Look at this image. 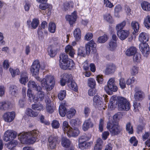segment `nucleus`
Masks as SVG:
<instances>
[{"mask_svg":"<svg viewBox=\"0 0 150 150\" xmlns=\"http://www.w3.org/2000/svg\"><path fill=\"white\" fill-rule=\"evenodd\" d=\"M59 50L56 47H48V52L49 54L51 57H54L56 54Z\"/></svg>","mask_w":150,"mask_h":150,"instance_id":"a878e982","label":"nucleus"},{"mask_svg":"<svg viewBox=\"0 0 150 150\" xmlns=\"http://www.w3.org/2000/svg\"><path fill=\"white\" fill-rule=\"evenodd\" d=\"M140 50L143 55L145 57H147L150 53L149 47H141Z\"/></svg>","mask_w":150,"mask_h":150,"instance_id":"f704fd0d","label":"nucleus"},{"mask_svg":"<svg viewBox=\"0 0 150 150\" xmlns=\"http://www.w3.org/2000/svg\"><path fill=\"white\" fill-rule=\"evenodd\" d=\"M65 62L63 63L60 62L59 65L62 69L65 70L67 69H70L71 68L73 67L74 65V64L72 60L70 59L67 60Z\"/></svg>","mask_w":150,"mask_h":150,"instance_id":"9b49d317","label":"nucleus"},{"mask_svg":"<svg viewBox=\"0 0 150 150\" xmlns=\"http://www.w3.org/2000/svg\"><path fill=\"white\" fill-rule=\"evenodd\" d=\"M9 71L13 77H14L16 75L19 74L20 73L18 69L14 70L10 68Z\"/></svg>","mask_w":150,"mask_h":150,"instance_id":"6e6d98bb","label":"nucleus"},{"mask_svg":"<svg viewBox=\"0 0 150 150\" xmlns=\"http://www.w3.org/2000/svg\"><path fill=\"white\" fill-rule=\"evenodd\" d=\"M71 127L68 125L67 122L65 121L63 122L62 128L64 131V133H66L67 132H68Z\"/></svg>","mask_w":150,"mask_h":150,"instance_id":"3c124183","label":"nucleus"},{"mask_svg":"<svg viewBox=\"0 0 150 150\" xmlns=\"http://www.w3.org/2000/svg\"><path fill=\"white\" fill-rule=\"evenodd\" d=\"M73 5V3L72 2H70L69 3L67 2H65L64 4V8L65 10H67L70 6L72 7Z\"/></svg>","mask_w":150,"mask_h":150,"instance_id":"680f3d73","label":"nucleus"},{"mask_svg":"<svg viewBox=\"0 0 150 150\" xmlns=\"http://www.w3.org/2000/svg\"><path fill=\"white\" fill-rule=\"evenodd\" d=\"M137 52V50L135 47H129L125 52L126 54L128 56L133 55Z\"/></svg>","mask_w":150,"mask_h":150,"instance_id":"c85d7f7f","label":"nucleus"},{"mask_svg":"<svg viewBox=\"0 0 150 150\" xmlns=\"http://www.w3.org/2000/svg\"><path fill=\"white\" fill-rule=\"evenodd\" d=\"M131 26L132 29L134 30L133 32V34L137 33L139 30V23L136 21H133L131 23Z\"/></svg>","mask_w":150,"mask_h":150,"instance_id":"bb28decb","label":"nucleus"},{"mask_svg":"<svg viewBox=\"0 0 150 150\" xmlns=\"http://www.w3.org/2000/svg\"><path fill=\"white\" fill-rule=\"evenodd\" d=\"M76 112V111L75 109H71L67 112V116L69 119H71L75 115Z\"/></svg>","mask_w":150,"mask_h":150,"instance_id":"c03bdc74","label":"nucleus"},{"mask_svg":"<svg viewBox=\"0 0 150 150\" xmlns=\"http://www.w3.org/2000/svg\"><path fill=\"white\" fill-rule=\"evenodd\" d=\"M96 92V90L95 88H91L89 90L88 94L90 96H93L95 95Z\"/></svg>","mask_w":150,"mask_h":150,"instance_id":"0e129e2a","label":"nucleus"},{"mask_svg":"<svg viewBox=\"0 0 150 150\" xmlns=\"http://www.w3.org/2000/svg\"><path fill=\"white\" fill-rule=\"evenodd\" d=\"M126 83L123 78H121L119 80V85L122 89H124L126 87Z\"/></svg>","mask_w":150,"mask_h":150,"instance_id":"13d9d810","label":"nucleus"},{"mask_svg":"<svg viewBox=\"0 0 150 150\" xmlns=\"http://www.w3.org/2000/svg\"><path fill=\"white\" fill-rule=\"evenodd\" d=\"M108 38L107 35L104 34L102 36L98 37V42L99 43H104L107 40Z\"/></svg>","mask_w":150,"mask_h":150,"instance_id":"79ce46f5","label":"nucleus"},{"mask_svg":"<svg viewBox=\"0 0 150 150\" xmlns=\"http://www.w3.org/2000/svg\"><path fill=\"white\" fill-rule=\"evenodd\" d=\"M90 136H88L86 135H84L81 136L79 138V143L86 142V141L89 140L91 138Z\"/></svg>","mask_w":150,"mask_h":150,"instance_id":"ea45409f","label":"nucleus"},{"mask_svg":"<svg viewBox=\"0 0 150 150\" xmlns=\"http://www.w3.org/2000/svg\"><path fill=\"white\" fill-rule=\"evenodd\" d=\"M91 52L90 47H79L78 50V55L85 57Z\"/></svg>","mask_w":150,"mask_h":150,"instance_id":"dca6fc26","label":"nucleus"},{"mask_svg":"<svg viewBox=\"0 0 150 150\" xmlns=\"http://www.w3.org/2000/svg\"><path fill=\"white\" fill-rule=\"evenodd\" d=\"M37 93L35 95L32 93L31 90L28 89L27 91V96L29 97V99L31 101L33 100L35 103L39 101H42L45 97V93L42 91V89L41 87H39L36 91Z\"/></svg>","mask_w":150,"mask_h":150,"instance_id":"20e7f679","label":"nucleus"},{"mask_svg":"<svg viewBox=\"0 0 150 150\" xmlns=\"http://www.w3.org/2000/svg\"><path fill=\"white\" fill-rule=\"evenodd\" d=\"M103 3L104 5L106 7L111 8L114 6L113 4L109 0H104Z\"/></svg>","mask_w":150,"mask_h":150,"instance_id":"5fc2aeb1","label":"nucleus"},{"mask_svg":"<svg viewBox=\"0 0 150 150\" xmlns=\"http://www.w3.org/2000/svg\"><path fill=\"white\" fill-rule=\"evenodd\" d=\"M15 116V113L14 112H8L4 114L3 118L5 121L11 122L14 120Z\"/></svg>","mask_w":150,"mask_h":150,"instance_id":"ddd939ff","label":"nucleus"},{"mask_svg":"<svg viewBox=\"0 0 150 150\" xmlns=\"http://www.w3.org/2000/svg\"><path fill=\"white\" fill-rule=\"evenodd\" d=\"M102 103L101 98L98 95L95 96L93 98V104L95 107L101 105Z\"/></svg>","mask_w":150,"mask_h":150,"instance_id":"4be33fe9","label":"nucleus"},{"mask_svg":"<svg viewBox=\"0 0 150 150\" xmlns=\"http://www.w3.org/2000/svg\"><path fill=\"white\" fill-rule=\"evenodd\" d=\"M68 86L72 90L74 91H76L77 90V86L76 83L73 80L70 81L67 83Z\"/></svg>","mask_w":150,"mask_h":150,"instance_id":"e433bc0d","label":"nucleus"},{"mask_svg":"<svg viewBox=\"0 0 150 150\" xmlns=\"http://www.w3.org/2000/svg\"><path fill=\"white\" fill-rule=\"evenodd\" d=\"M138 69V67L137 66H133L131 69V74L133 75H134L137 74Z\"/></svg>","mask_w":150,"mask_h":150,"instance_id":"052dcab7","label":"nucleus"},{"mask_svg":"<svg viewBox=\"0 0 150 150\" xmlns=\"http://www.w3.org/2000/svg\"><path fill=\"white\" fill-rule=\"evenodd\" d=\"M48 140L49 149L52 150L55 149L58 143V138L55 136H51L49 137Z\"/></svg>","mask_w":150,"mask_h":150,"instance_id":"9d476101","label":"nucleus"},{"mask_svg":"<svg viewBox=\"0 0 150 150\" xmlns=\"http://www.w3.org/2000/svg\"><path fill=\"white\" fill-rule=\"evenodd\" d=\"M116 69V66L114 64H107L106 66L105 73L107 75L113 74L115 71Z\"/></svg>","mask_w":150,"mask_h":150,"instance_id":"a211bd4d","label":"nucleus"},{"mask_svg":"<svg viewBox=\"0 0 150 150\" xmlns=\"http://www.w3.org/2000/svg\"><path fill=\"white\" fill-rule=\"evenodd\" d=\"M11 103L8 101H4L0 103V109L2 110H7L11 108Z\"/></svg>","mask_w":150,"mask_h":150,"instance_id":"5701e85b","label":"nucleus"},{"mask_svg":"<svg viewBox=\"0 0 150 150\" xmlns=\"http://www.w3.org/2000/svg\"><path fill=\"white\" fill-rule=\"evenodd\" d=\"M19 137L23 141L33 144L37 141L39 137V132L37 130H34L30 132H23L19 134Z\"/></svg>","mask_w":150,"mask_h":150,"instance_id":"f03ea898","label":"nucleus"},{"mask_svg":"<svg viewBox=\"0 0 150 150\" xmlns=\"http://www.w3.org/2000/svg\"><path fill=\"white\" fill-rule=\"evenodd\" d=\"M106 92L109 95L112 94V91L115 92L117 91V88L115 83L114 78H111L108 82L107 86L105 87Z\"/></svg>","mask_w":150,"mask_h":150,"instance_id":"423d86ee","label":"nucleus"},{"mask_svg":"<svg viewBox=\"0 0 150 150\" xmlns=\"http://www.w3.org/2000/svg\"><path fill=\"white\" fill-rule=\"evenodd\" d=\"M118 103V108L119 110L127 111L130 109V104L129 102L125 98L122 97L112 96L110 100L109 107L111 110L115 108Z\"/></svg>","mask_w":150,"mask_h":150,"instance_id":"f257e3e1","label":"nucleus"},{"mask_svg":"<svg viewBox=\"0 0 150 150\" xmlns=\"http://www.w3.org/2000/svg\"><path fill=\"white\" fill-rule=\"evenodd\" d=\"M43 106L42 104H34L32 105V108L34 110H36L39 111H41L42 110L43 108Z\"/></svg>","mask_w":150,"mask_h":150,"instance_id":"58836bf2","label":"nucleus"},{"mask_svg":"<svg viewBox=\"0 0 150 150\" xmlns=\"http://www.w3.org/2000/svg\"><path fill=\"white\" fill-rule=\"evenodd\" d=\"M59 58L60 60H62V63L65 62L67 60L70 59L68 58V57L67 54L63 53H62L60 55Z\"/></svg>","mask_w":150,"mask_h":150,"instance_id":"de8ad7c7","label":"nucleus"},{"mask_svg":"<svg viewBox=\"0 0 150 150\" xmlns=\"http://www.w3.org/2000/svg\"><path fill=\"white\" fill-rule=\"evenodd\" d=\"M28 85L29 88H33L36 91L37 90V89L39 87H41L40 86H37L35 82L33 81H29Z\"/></svg>","mask_w":150,"mask_h":150,"instance_id":"4c0bfd02","label":"nucleus"},{"mask_svg":"<svg viewBox=\"0 0 150 150\" xmlns=\"http://www.w3.org/2000/svg\"><path fill=\"white\" fill-rule=\"evenodd\" d=\"M104 19L108 22H111L112 18L110 14H105L104 16Z\"/></svg>","mask_w":150,"mask_h":150,"instance_id":"338daca9","label":"nucleus"},{"mask_svg":"<svg viewBox=\"0 0 150 150\" xmlns=\"http://www.w3.org/2000/svg\"><path fill=\"white\" fill-rule=\"evenodd\" d=\"M17 144V142L16 141L14 140L13 141H11L8 143L7 144V146L8 149H12L15 147Z\"/></svg>","mask_w":150,"mask_h":150,"instance_id":"864d4df0","label":"nucleus"},{"mask_svg":"<svg viewBox=\"0 0 150 150\" xmlns=\"http://www.w3.org/2000/svg\"><path fill=\"white\" fill-rule=\"evenodd\" d=\"M139 40L141 42L139 47H148L149 46L146 43L149 40L148 35L145 32H142L139 35Z\"/></svg>","mask_w":150,"mask_h":150,"instance_id":"0eeeda50","label":"nucleus"},{"mask_svg":"<svg viewBox=\"0 0 150 150\" xmlns=\"http://www.w3.org/2000/svg\"><path fill=\"white\" fill-rule=\"evenodd\" d=\"M72 76L71 74H64L63 78L60 80V83L62 86H64L66 83H68L72 80Z\"/></svg>","mask_w":150,"mask_h":150,"instance_id":"4468645a","label":"nucleus"},{"mask_svg":"<svg viewBox=\"0 0 150 150\" xmlns=\"http://www.w3.org/2000/svg\"><path fill=\"white\" fill-rule=\"evenodd\" d=\"M109 44L110 47H116L119 46L118 43H117V41L115 40H111L109 42Z\"/></svg>","mask_w":150,"mask_h":150,"instance_id":"69168bd1","label":"nucleus"},{"mask_svg":"<svg viewBox=\"0 0 150 150\" xmlns=\"http://www.w3.org/2000/svg\"><path fill=\"white\" fill-rule=\"evenodd\" d=\"M51 125L52 127L55 129L59 128L60 125L59 122L56 120H54L52 122Z\"/></svg>","mask_w":150,"mask_h":150,"instance_id":"bf43d9fd","label":"nucleus"},{"mask_svg":"<svg viewBox=\"0 0 150 150\" xmlns=\"http://www.w3.org/2000/svg\"><path fill=\"white\" fill-rule=\"evenodd\" d=\"M96 44L94 42L91 40L86 45L85 47H96Z\"/></svg>","mask_w":150,"mask_h":150,"instance_id":"e2e57ef3","label":"nucleus"},{"mask_svg":"<svg viewBox=\"0 0 150 150\" xmlns=\"http://www.w3.org/2000/svg\"><path fill=\"white\" fill-rule=\"evenodd\" d=\"M65 52L69 54L71 57H74L75 53V50L73 48V47H65Z\"/></svg>","mask_w":150,"mask_h":150,"instance_id":"c756f323","label":"nucleus"},{"mask_svg":"<svg viewBox=\"0 0 150 150\" xmlns=\"http://www.w3.org/2000/svg\"><path fill=\"white\" fill-rule=\"evenodd\" d=\"M126 25V22L123 21L117 25L116 27V29L117 32L119 31H121L123 29Z\"/></svg>","mask_w":150,"mask_h":150,"instance_id":"49530a36","label":"nucleus"},{"mask_svg":"<svg viewBox=\"0 0 150 150\" xmlns=\"http://www.w3.org/2000/svg\"><path fill=\"white\" fill-rule=\"evenodd\" d=\"M59 113L62 117H64L67 112V110L65 107V104L62 103L59 106Z\"/></svg>","mask_w":150,"mask_h":150,"instance_id":"cd10ccee","label":"nucleus"},{"mask_svg":"<svg viewBox=\"0 0 150 150\" xmlns=\"http://www.w3.org/2000/svg\"><path fill=\"white\" fill-rule=\"evenodd\" d=\"M90 147V144L86 142L79 143V147L81 149H86Z\"/></svg>","mask_w":150,"mask_h":150,"instance_id":"09e8293b","label":"nucleus"},{"mask_svg":"<svg viewBox=\"0 0 150 150\" xmlns=\"http://www.w3.org/2000/svg\"><path fill=\"white\" fill-rule=\"evenodd\" d=\"M25 113L27 115L31 117H36L38 115L37 112H34L30 108H28L26 110Z\"/></svg>","mask_w":150,"mask_h":150,"instance_id":"7c9ffc66","label":"nucleus"},{"mask_svg":"<svg viewBox=\"0 0 150 150\" xmlns=\"http://www.w3.org/2000/svg\"><path fill=\"white\" fill-rule=\"evenodd\" d=\"M28 74L25 73H23L21 74L19 82L22 84L25 85L28 81Z\"/></svg>","mask_w":150,"mask_h":150,"instance_id":"b1692460","label":"nucleus"},{"mask_svg":"<svg viewBox=\"0 0 150 150\" xmlns=\"http://www.w3.org/2000/svg\"><path fill=\"white\" fill-rule=\"evenodd\" d=\"M133 60L134 62H139L141 59V55L138 52H136V53L133 55Z\"/></svg>","mask_w":150,"mask_h":150,"instance_id":"8fccbe9b","label":"nucleus"},{"mask_svg":"<svg viewBox=\"0 0 150 150\" xmlns=\"http://www.w3.org/2000/svg\"><path fill=\"white\" fill-rule=\"evenodd\" d=\"M141 6L142 9L146 11H150V3L144 1L142 3Z\"/></svg>","mask_w":150,"mask_h":150,"instance_id":"473e14b6","label":"nucleus"},{"mask_svg":"<svg viewBox=\"0 0 150 150\" xmlns=\"http://www.w3.org/2000/svg\"><path fill=\"white\" fill-rule=\"evenodd\" d=\"M145 26L147 28H150V16H147L144 18V22Z\"/></svg>","mask_w":150,"mask_h":150,"instance_id":"a19ab883","label":"nucleus"},{"mask_svg":"<svg viewBox=\"0 0 150 150\" xmlns=\"http://www.w3.org/2000/svg\"><path fill=\"white\" fill-rule=\"evenodd\" d=\"M74 35L76 40H79L81 38V32L80 29L76 28L74 32Z\"/></svg>","mask_w":150,"mask_h":150,"instance_id":"72a5a7b5","label":"nucleus"},{"mask_svg":"<svg viewBox=\"0 0 150 150\" xmlns=\"http://www.w3.org/2000/svg\"><path fill=\"white\" fill-rule=\"evenodd\" d=\"M66 19L68 21L71 26L76 21L77 15L76 11L73 12L71 15H67L66 16Z\"/></svg>","mask_w":150,"mask_h":150,"instance_id":"f8f14e48","label":"nucleus"},{"mask_svg":"<svg viewBox=\"0 0 150 150\" xmlns=\"http://www.w3.org/2000/svg\"><path fill=\"white\" fill-rule=\"evenodd\" d=\"M17 135L16 132L9 130L6 132L4 134V139L6 142H8L15 139Z\"/></svg>","mask_w":150,"mask_h":150,"instance_id":"1a4fd4ad","label":"nucleus"},{"mask_svg":"<svg viewBox=\"0 0 150 150\" xmlns=\"http://www.w3.org/2000/svg\"><path fill=\"white\" fill-rule=\"evenodd\" d=\"M67 135L69 137L77 136L79 134V129L76 128H72L71 127L69 128V130L67 132Z\"/></svg>","mask_w":150,"mask_h":150,"instance_id":"f3484780","label":"nucleus"},{"mask_svg":"<svg viewBox=\"0 0 150 150\" xmlns=\"http://www.w3.org/2000/svg\"><path fill=\"white\" fill-rule=\"evenodd\" d=\"M107 128L110 131L111 135L114 136L119 134L122 130V128L118 123L109 121L107 123Z\"/></svg>","mask_w":150,"mask_h":150,"instance_id":"39448f33","label":"nucleus"},{"mask_svg":"<svg viewBox=\"0 0 150 150\" xmlns=\"http://www.w3.org/2000/svg\"><path fill=\"white\" fill-rule=\"evenodd\" d=\"M117 33L118 37L122 40L125 39L129 34V31L124 30L119 31Z\"/></svg>","mask_w":150,"mask_h":150,"instance_id":"aec40b11","label":"nucleus"},{"mask_svg":"<svg viewBox=\"0 0 150 150\" xmlns=\"http://www.w3.org/2000/svg\"><path fill=\"white\" fill-rule=\"evenodd\" d=\"M18 91L17 87L14 85H11L9 87V91L12 95H15Z\"/></svg>","mask_w":150,"mask_h":150,"instance_id":"c9c22d12","label":"nucleus"},{"mask_svg":"<svg viewBox=\"0 0 150 150\" xmlns=\"http://www.w3.org/2000/svg\"><path fill=\"white\" fill-rule=\"evenodd\" d=\"M46 110L47 112L50 113H52L54 111L52 107L50 105H47Z\"/></svg>","mask_w":150,"mask_h":150,"instance_id":"774afa93","label":"nucleus"},{"mask_svg":"<svg viewBox=\"0 0 150 150\" xmlns=\"http://www.w3.org/2000/svg\"><path fill=\"white\" fill-rule=\"evenodd\" d=\"M61 143L63 146L67 148L70 146L71 142L69 139L66 137H63L62 139Z\"/></svg>","mask_w":150,"mask_h":150,"instance_id":"2f4dec72","label":"nucleus"},{"mask_svg":"<svg viewBox=\"0 0 150 150\" xmlns=\"http://www.w3.org/2000/svg\"><path fill=\"white\" fill-rule=\"evenodd\" d=\"M56 25L53 22L50 23L49 25L48 30L51 33H54L56 30Z\"/></svg>","mask_w":150,"mask_h":150,"instance_id":"a18cd8bd","label":"nucleus"},{"mask_svg":"<svg viewBox=\"0 0 150 150\" xmlns=\"http://www.w3.org/2000/svg\"><path fill=\"white\" fill-rule=\"evenodd\" d=\"M93 124L90 118L86 120L82 125V129L84 131L87 130L90 128L93 127Z\"/></svg>","mask_w":150,"mask_h":150,"instance_id":"6ab92c4d","label":"nucleus"},{"mask_svg":"<svg viewBox=\"0 0 150 150\" xmlns=\"http://www.w3.org/2000/svg\"><path fill=\"white\" fill-rule=\"evenodd\" d=\"M88 86L91 88H95L96 83L94 79L92 78H89L88 81Z\"/></svg>","mask_w":150,"mask_h":150,"instance_id":"37998d69","label":"nucleus"},{"mask_svg":"<svg viewBox=\"0 0 150 150\" xmlns=\"http://www.w3.org/2000/svg\"><path fill=\"white\" fill-rule=\"evenodd\" d=\"M138 88L137 87H136L135 88L136 92L134 95V98L136 100H141L144 98V94L142 91L139 90Z\"/></svg>","mask_w":150,"mask_h":150,"instance_id":"2eb2a0df","label":"nucleus"},{"mask_svg":"<svg viewBox=\"0 0 150 150\" xmlns=\"http://www.w3.org/2000/svg\"><path fill=\"white\" fill-rule=\"evenodd\" d=\"M126 129L129 134H132L133 133L132 126L131 125L130 123L129 122L126 124Z\"/></svg>","mask_w":150,"mask_h":150,"instance_id":"4d7b16f0","label":"nucleus"},{"mask_svg":"<svg viewBox=\"0 0 150 150\" xmlns=\"http://www.w3.org/2000/svg\"><path fill=\"white\" fill-rule=\"evenodd\" d=\"M39 24V21L38 19L36 18L33 19L32 22L30 20L27 21V24L30 27L31 25L32 28L33 29H35L38 26Z\"/></svg>","mask_w":150,"mask_h":150,"instance_id":"412c9836","label":"nucleus"},{"mask_svg":"<svg viewBox=\"0 0 150 150\" xmlns=\"http://www.w3.org/2000/svg\"><path fill=\"white\" fill-rule=\"evenodd\" d=\"M40 68V63L38 60H35L33 62L30 68L31 72L33 76H36L39 73Z\"/></svg>","mask_w":150,"mask_h":150,"instance_id":"6e6552de","label":"nucleus"},{"mask_svg":"<svg viewBox=\"0 0 150 150\" xmlns=\"http://www.w3.org/2000/svg\"><path fill=\"white\" fill-rule=\"evenodd\" d=\"M35 78L37 81L41 82V86L47 91L52 90L54 86L55 81L54 76H52L47 75L41 80L39 77L36 76Z\"/></svg>","mask_w":150,"mask_h":150,"instance_id":"7ed1b4c3","label":"nucleus"},{"mask_svg":"<svg viewBox=\"0 0 150 150\" xmlns=\"http://www.w3.org/2000/svg\"><path fill=\"white\" fill-rule=\"evenodd\" d=\"M103 142L102 139L98 138L94 146L93 150H101L103 148Z\"/></svg>","mask_w":150,"mask_h":150,"instance_id":"393cba45","label":"nucleus"},{"mask_svg":"<svg viewBox=\"0 0 150 150\" xmlns=\"http://www.w3.org/2000/svg\"><path fill=\"white\" fill-rule=\"evenodd\" d=\"M66 96V91H61L58 94V96L59 99L60 100H62Z\"/></svg>","mask_w":150,"mask_h":150,"instance_id":"603ef678","label":"nucleus"}]
</instances>
